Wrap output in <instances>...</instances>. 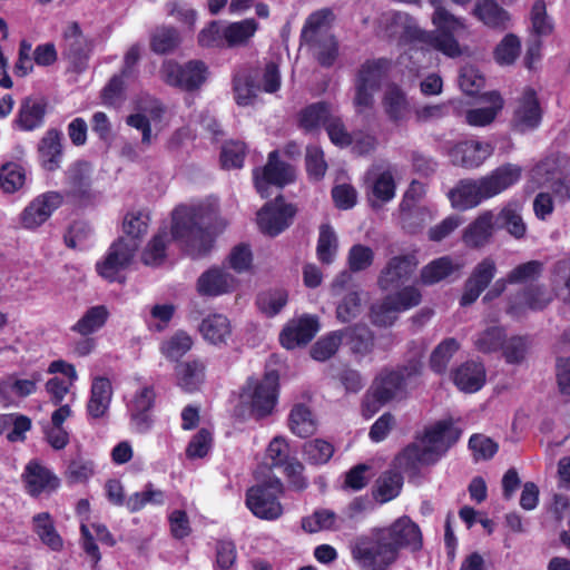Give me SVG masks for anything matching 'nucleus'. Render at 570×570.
<instances>
[{
  "label": "nucleus",
  "mask_w": 570,
  "mask_h": 570,
  "mask_svg": "<svg viewBox=\"0 0 570 570\" xmlns=\"http://www.w3.org/2000/svg\"><path fill=\"white\" fill-rule=\"evenodd\" d=\"M23 479L28 493L33 497L43 491L55 490L58 487V479L47 468L35 461L27 464Z\"/></svg>",
  "instance_id": "obj_28"
},
{
  "label": "nucleus",
  "mask_w": 570,
  "mask_h": 570,
  "mask_svg": "<svg viewBox=\"0 0 570 570\" xmlns=\"http://www.w3.org/2000/svg\"><path fill=\"white\" fill-rule=\"evenodd\" d=\"M112 397L111 383L106 377H97L91 385V395L87 404L88 414L92 419L106 415Z\"/></svg>",
  "instance_id": "obj_32"
},
{
  "label": "nucleus",
  "mask_w": 570,
  "mask_h": 570,
  "mask_svg": "<svg viewBox=\"0 0 570 570\" xmlns=\"http://www.w3.org/2000/svg\"><path fill=\"white\" fill-rule=\"evenodd\" d=\"M47 101L43 98L26 97L22 99L14 125L22 131H32L45 122Z\"/></svg>",
  "instance_id": "obj_22"
},
{
  "label": "nucleus",
  "mask_w": 570,
  "mask_h": 570,
  "mask_svg": "<svg viewBox=\"0 0 570 570\" xmlns=\"http://www.w3.org/2000/svg\"><path fill=\"white\" fill-rule=\"evenodd\" d=\"M258 30V22L254 18L240 21H224V36L227 48L245 47Z\"/></svg>",
  "instance_id": "obj_33"
},
{
  "label": "nucleus",
  "mask_w": 570,
  "mask_h": 570,
  "mask_svg": "<svg viewBox=\"0 0 570 570\" xmlns=\"http://www.w3.org/2000/svg\"><path fill=\"white\" fill-rule=\"evenodd\" d=\"M421 374V365L411 362L396 370H383L373 381L371 387L375 391L376 397L387 403L394 400H402L406 396L407 390Z\"/></svg>",
  "instance_id": "obj_8"
},
{
  "label": "nucleus",
  "mask_w": 570,
  "mask_h": 570,
  "mask_svg": "<svg viewBox=\"0 0 570 570\" xmlns=\"http://www.w3.org/2000/svg\"><path fill=\"white\" fill-rule=\"evenodd\" d=\"M484 99L490 102L491 106L468 110L465 120L469 125L482 127L491 124L503 107V99L497 91L487 92Z\"/></svg>",
  "instance_id": "obj_39"
},
{
  "label": "nucleus",
  "mask_w": 570,
  "mask_h": 570,
  "mask_svg": "<svg viewBox=\"0 0 570 570\" xmlns=\"http://www.w3.org/2000/svg\"><path fill=\"white\" fill-rule=\"evenodd\" d=\"M132 238H119L111 244L104 261L97 263V272L108 281H115L118 273L130 265L138 249Z\"/></svg>",
  "instance_id": "obj_12"
},
{
  "label": "nucleus",
  "mask_w": 570,
  "mask_h": 570,
  "mask_svg": "<svg viewBox=\"0 0 570 570\" xmlns=\"http://www.w3.org/2000/svg\"><path fill=\"white\" fill-rule=\"evenodd\" d=\"M460 348L459 342L453 338L443 340L432 352L430 366L435 373H444L453 355Z\"/></svg>",
  "instance_id": "obj_50"
},
{
  "label": "nucleus",
  "mask_w": 570,
  "mask_h": 570,
  "mask_svg": "<svg viewBox=\"0 0 570 570\" xmlns=\"http://www.w3.org/2000/svg\"><path fill=\"white\" fill-rule=\"evenodd\" d=\"M278 380L275 371L262 377H249L242 390L240 404L256 419L269 415L277 403Z\"/></svg>",
  "instance_id": "obj_6"
},
{
  "label": "nucleus",
  "mask_w": 570,
  "mask_h": 570,
  "mask_svg": "<svg viewBox=\"0 0 570 570\" xmlns=\"http://www.w3.org/2000/svg\"><path fill=\"white\" fill-rule=\"evenodd\" d=\"M337 514L328 509L316 510L313 514L303 518L302 528L308 533L320 531H335L340 529Z\"/></svg>",
  "instance_id": "obj_46"
},
{
  "label": "nucleus",
  "mask_w": 570,
  "mask_h": 570,
  "mask_svg": "<svg viewBox=\"0 0 570 570\" xmlns=\"http://www.w3.org/2000/svg\"><path fill=\"white\" fill-rule=\"evenodd\" d=\"M317 331V320L312 316H305L288 324L281 333L279 341L285 348L292 350L307 344Z\"/></svg>",
  "instance_id": "obj_23"
},
{
  "label": "nucleus",
  "mask_w": 570,
  "mask_h": 570,
  "mask_svg": "<svg viewBox=\"0 0 570 570\" xmlns=\"http://www.w3.org/2000/svg\"><path fill=\"white\" fill-rule=\"evenodd\" d=\"M109 315L105 305L92 306L71 326V331L81 336H89L105 326Z\"/></svg>",
  "instance_id": "obj_38"
},
{
  "label": "nucleus",
  "mask_w": 570,
  "mask_h": 570,
  "mask_svg": "<svg viewBox=\"0 0 570 570\" xmlns=\"http://www.w3.org/2000/svg\"><path fill=\"white\" fill-rule=\"evenodd\" d=\"M164 502L165 493L149 482L142 491L135 492L126 500V507L130 512H138L148 504L161 505Z\"/></svg>",
  "instance_id": "obj_48"
},
{
  "label": "nucleus",
  "mask_w": 570,
  "mask_h": 570,
  "mask_svg": "<svg viewBox=\"0 0 570 570\" xmlns=\"http://www.w3.org/2000/svg\"><path fill=\"white\" fill-rule=\"evenodd\" d=\"M392 62L386 58L365 60L357 69L354 88V106L357 112L373 107L374 95L380 91L383 81L387 78Z\"/></svg>",
  "instance_id": "obj_7"
},
{
  "label": "nucleus",
  "mask_w": 570,
  "mask_h": 570,
  "mask_svg": "<svg viewBox=\"0 0 570 570\" xmlns=\"http://www.w3.org/2000/svg\"><path fill=\"white\" fill-rule=\"evenodd\" d=\"M424 195L425 186L417 180H412L400 204L401 224L409 233H416L432 219V212L425 206L417 205Z\"/></svg>",
  "instance_id": "obj_11"
},
{
  "label": "nucleus",
  "mask_w": 570,
  "mask_h": 570,
  "mask_svg": "<svg viewBox=\"0 0 570 570\" xmlns=\"http://www.w3.org/2000/svg\"><path fill=\"white\" fill-rule=\"evenodd\" d=\"M191 346V337L186 332L179 331L161 343L160 352L166 358L178 361Z\"/></svg>",
  "instance_id": "obj_52"
},
{
  "label": "nucleus",
  "mask_w": 570,
  "mask_h": 570,
  "mask_svg": "<svg viewBox=\"0 0 570 570\" xmlns=\"http://www.w3.org/2000/svg\"><path fill=\"white\" fill-rule=\"evenodd\" d=\"M69 194L78 199L91 197V167L78 161L68 170Z\"/></svg>",
  "instance_id": "obj_35"
},
{
  "label": "nucleus",
  "mask_w": 570,
  "mask_h": 570,
  "mask_svg": "<svg viewBox=\"0 0 570 570\" xmlns=\"http://www.w3.org/2000/svg\"><path fill=\"white\" fill-rule=\"evenodd\" d=\"M461 435V429L451 420L440 421L426 430L424 436L406 446L394 460V466L415 475L422 465L435 463Z\"/></svg>",
  "instance_id": "obj_4"
},
{
  "label": "nucleus",
  "mask_w": 570,
  "mask_h": 570,
  "mask_svg": "<svg viewBox=\"0 0 570 570\" xmlns=\"http://www.w3.org/2000/svg\"><path fill=\"white\" fill-rule=\"evenodd\" d=\"M288 424L291 431L299 438H307L316 431V421L312 411L304 404H295L291 410Z\"/></svg>",
  "instance_id": "obj_41"
},
{
  "label": "nucleus",
  "mask_w": 570,
  "mask_h": 570,
  "mask_svg": "<svg viewBox=\"0 0 570 570\" xmlns=\"http://www.w3.org/2000/svg\"><path fill=\"white\" fill-rule=\"evenodd\" d=\"M390 303L394 309L400 312L407 311L421 303L422 295L415 286H405L400 291L387 295Z\"/></svg>",
  "instance_id": "obj_61"
},
{
  "label": "nucleus",
  "mask_w": 570,
  "mask_h": 570,
  "mask_svg": "<svg viewBox=\"0 0 570 570\" xmlns=\"http://www.w3.org/2000/svg\"><path fill=\"white\" fill-rule=\"evenodd\" d=\"M39 380V374H33L32 377L28 380L9 376L0 382V396L3 399L9 394H14L19 397L29 396L36 392Z\"/></svg>",
  "instance_id": "obj_49"
},
{
  "label": "nucleus",
  "mask_w": 570,
  "mask_h": 570,
  "mask_svg": "<svg viewBox=\"0 0 570 570\" xmlns=\"http://www.w3.org/2000/svg\"><path fill=\"white\" fill-rule=\"evenodd\" d=\"M282 489L278 479H269L262 484L249 488L246 492L247 508L259 519H278L283 514V507L278 500Z\"/></svg>",
  "instance_id": "obj_9"
},
{
  "label": "nucleus",
  "mask_w": 570,
  "mask_h": 570,
  "mask_svg": "<svg viewBox=\"0 0 570 570\" xmlns=\"http://www.w3.org/2000/svg\"><path fill=\"white\" fill-rule=\"evenodd\" d=\"M343 340L350 345L354 354L365 355L373 347V335L367 326L355 325L340 331Z\"/></svg>",
  "instance_id": "obj_42"
},
{
  "label": "nucleus",
  "mask_w": 570,
  "mask_h": 570,
  "mask_svg": "<svg viewBox=\"0 0 570 570\" xmlns=\"http://www.w3.org/2000/svg\"><path fill=\"white\" fill-rule=\"evenodd\" d=\"M314 52L317 61L323 67H331L337 58L338 46L332 33H324L317 37L315 41H304Z\"/></svg>",
  "instance_id": "obj_47"
},
{
  "label": "nucleus",
  "mask_w": 570,
  "mask_h": 570,
  "mask_svg": "<svg viewBox=\"0 0 570 570\" xmlns=\"http://www.w3.org/2000/svg\"><path fill=\"white\" fill-rule=\"evenodd\" d=\"M246 146L242 141L226 142L220 153L222 166L225 169L240 168L244 163Z\"/></svg>",
  "instance_id": "obj_64"
},
{
  "label": "nucleus",
  "mask_w": 570,
  "mask_h": 570,
  "mask_svg": "<svg viewBox=\"0 0 570 570\" xmlns=\"http://www.w3.org/2000/svg\"><path fill=\"white\" fill-rule=\"evenodd\" d=\"M26 180L24 169L16 163H7L0 169V185L3 191L14 193L20 189Z\"/></svg>",
  "instance_id": "obj_58"
},
{
  "label": "nucleus",
  "mask_w": 570,
  "mask_h": 570,
  "mask_svg": "<svg viewBox=\"0 0 570 570\" xmlns=\"http://www.w3.org/2000/svg\"><path fill=\"white\" fill-rule=\"evenodd\" d=\"M254 181L257 191L262 197H267L268 185L283 187L294 179V169L292 166L279 161L276 150L268 155V161L263 169H255Z\"/></svg>",
  "instance_id": "obj_13"
},
{
  "label": "nucleus",
  "mask_w": 570,
  "mask_h": 570,
  "mask_svg": "<svg viewBox=\"0 0 570 570\" xmlns=\"http://www.w3.org/2000/svg\"><path fill=\"white\" fill-rule=\"evenodd\" d=\"M520 39L513 35H507L497 46L494 57L500 65H512L520 55Z\"/></svg>",
  "instance_id": "obj_60"
},
{
  "label": "nucleus",
  "mask_w": 570,
  "mask_h": 570,
  "mask_svg": "<svg viewBox=\"0 0 570 570\" xmlns=\"http://www.w3.org/2000/svg\"><path fill=\"white\" fill-rule=\"evenodd\" d=\"M178 386L185 392L193 393L205 380V364L199 360L179 363L175 368Z\"/></svg>",
  "instance_id": "obj_34"
},
{
  "label": "nucleus",
  "mask_w": 570,
  "mask_h": 570,
  "mask_svg": "<svg viewBox=\"0 0 570 570\" xmlns=\"http://www.w3.org/2000/svg\"><path fill=\"white\" fill-rule=\"evenodd\" d=\"M180 43L176 28L170 26L157 27L150 37V49L158 55L169 53Z\"/></svg>",
  "instance_id": "obj_45"
},
{
  "label": "nucleus",
  "mask_w": 570,
  "mask_h": 570,
  "mask_svg": "<svg viewBox=\"0 0 570 570\" xmlns=\"http://www.w3.org/2000/svg\"><path fill=\"white\" fill-rule=\"evenodd\" d=\"M423 538L420 527L407 515H402L387 527H374L350 542V552L360 570H390L400 551L421 550Z\"/></svg>",
  "instance_id": "obj_1"
},
{
  "label": "nucleus",
  "mask_w": 570,
  "mask_h": 570,
  "mask_svg": "<svg viewBox=\"0 0 570 570\" xmlns=\"http://www.w3.org/2000/svg\"><path fill=\"white\" fill-rule=\"evenodd\" d=\"M434 31L422 33V41L443 55L455 58L462 51L455 35L465 30L464 19L454 16L446 8L436 6L432 14Z\"/></svg>",
  "instance_id": "obj_5"
},
{
  "label": "nucleus",
  "mask_w": 570,
  "mask_h": 570,
  "mask_svg": "<svg viewBox=\"0 0 570 570\" xmlns=\"http://www.w3.org/2000/svg\"><path fill=\"white\" fill-rule=\"evenodd\" d=\"M62 55L75 66L80 67L88 55V43L78 22H70L63 31Z\"/></svg>",
  "instance_id": "obj_25"
},
{
  "label": "nucleus",
  "mask_w": 570,
  "mask_h": 570,
  "mask_svg": "<svg viewBox=\"0 0 570 570\" xmlns=\"http://www.w3.org/2000/svg\"><path fill=\"white\" fill-rule=\"evenodd\" d=\"M531 31L537 37H547L552 33L554 24L547 12L543 0H535L530 10Z\"/></svg>",
  "instance_id": "obj_51"
},
{
  "label": "nucleus",
  "mask_w": 570,
  "mask_h": 570,
  "mask_svg": "<svg viewBox=\"0 0 570 570\" xmlns=\"http://www.w3.org/2000/svg\"><path fill=\"white\" fill-rule=\"evenodd\" d=\"M541 108L534 90L525 89L515 100L512 126L520 132L535 129L541 121Z\"/></svg>",
  "instance_id": "obj_18"
},
{
  "label": "nucleus",
  "mask_w": 570,
  "mask_h": 570,
  "mask_svg": "<svg viewBox=\"0 0 570 570\" xmlns=\"http://www.w3.org/2000/svg\"><path fill=\"white\" fill-rule=\"evenodd\" d=\"M379 32L390 39H422V33L415 20L406 12L387 11L377 20Z\"/></svg>",
  "instance_id": "obj_16"
},
{
  "label": "nucleus",
  "mask_w": 570,
  "mask_h": 570,
  "mask_svg": "<svg viewBox=\"0 0 570 570\" xmlns=\"http://www.w3.org/2000/svg\"><path fill=\"white\" fill-rule=\"evenodd\" d=\"M403 476L396 471H385L375 481L373 498L381 504L395 499L402 490Z\"/></svg>",
  "instance_id": "obj_37"
},
{
  "label": "nucleus",
  "mask_w": 570,
  "mask_h": 570,
  "mask_svg": "<svg viewBox=\"0 0 570 570\" xmlns=\"http://www.w3.org/2000/svg\"><path fill=\"white\" fill-rule=\"evenodd\" d=\"M226 225V220L218 217L217 204L206 202L177 207L173 213L171 234L190 256L200 257L210 249L213 234L222 232Z\"/></svg>",
  "instance_id": "obj_2"
},
{
  "label": "nucleus",
  "mask_w": 570,
  "mask_h": 570,
  "mask_svg": "<svg viewBox=\"0 0 570 570\" xmlns=\"http://www.w3.org/2000/svg\"><path fill=\"white\" fill-rule=\"evenodd\" d=\"M522 173L520 165L507 163L480 178L462 179L449 191L451 205L460 210L474 208L514 186Z\"/></svg>",
  "instance_id": "obj_3"
},
{
  "label": "nucleus",
  "mask_w": 570,
  "mask_h": 570,
  "mask_svg": "<svg viewBox=\"0 0 570 570\" xmlns=\"http://www.w3.org/2000/svg\"><path fill=\"white\" fill-rule=\"evenodd\" d=\"M334 116L331 114L330 106L325 102H317L306 107L301 114V126L306 130H312L321 125L326 127L330 119Z\"/></svg>",
  "instance_id": "obj_55"
},
{
  "label": "nucleus",
  "mask_w": 570,
  "mask_h": 570,
  "mask_svg": "<svg viewBox=\"0 0 570 570\" xmlns=\"http://www.w3.org/2000/svg\"><path fill=\"white\" fill-rule=\"evenodd\" d=\"M416 256L413 254L393 256L380 272L377 285L383 291H391L405 284L417 267Z\"/></svg>",
  "instance_id": "obj_14"
},
{
  "label": "nucleus",
  "mask_w": 570,
  "mask_h": 570,
  "mask_svg": "<svg viewBox=\"0 0 570 570\" xmlns=\"http://www.w3.org/2000/svg\"><path fill=\"white\" fill-rule=\"evenodd\" d=\"M374 262V252L371 247L356 244L348 250L347 264L351 272H362L368 268Z\"/></svg>",
  "instance_id": "obj_63"
},
{
  "label": "nucleus",
  "mask_w": 570,
  "mask_h": 570,
  "mask_svg": "<svg viewBox=\"0 0 570 570\" xmlns=\"http://www.w3.org/2000/svg\"><path fill=\"white\" fill-rule=\"evenodd\" d=\"M497 222L515 239H522L527 234V224L522 217V206L518 202L508 203L499 213Z\"/></svg>",
  "instance_id": "obj_36"
},
{
  "label": "nucleus",
  "mask_w": 570,
  "mask_h": 570,
  "mask_svg": "<svg viewBox=\"0 0 570 570\" xmlns=\"http://www.w3.org/2000/svg\"><path fill=\"white\" fill-rule=\"evenodd\" d=\"M294 215V207L276 197L274 203L266 204L258 212L257 224L263 233L276 236L289 226Z\"/></svg>",
  "instance_id": "obj_15"
},
{
  "label": "nucleus",
  "mask_w": 570,
  "mask_h": 570,
  "mask_svg": "<svg viewBox=\"0 0 570 570\" xmlns=\"http://www.w3.org/2000/svg\"><path fill=\"white\" fill-rule=\"evenodd\" d=\"M198 43L206 48H227L224 21L209 22L198 35Z\"/></svg>",
  "instance_id": "obj_62"
},
{
  "label": "nucleus",
  "mask_w": 570,
  "mask_h": 570,
  "mask_svg": "<svg viewBox=\"0 0 570 570\" xmlns=\"http://www.w3.org/2000/svg\"><path fill=\"white\" fill-rule=\"evenodd\" d=\"M383 109L390 121L395 125L403 124L410 115V102L406 94L396 85L389 86L382 99Z\"/></svg>",
  "instance_id": "obj_26"
},
{
  "label": "nucleus",
  "mask_w": 570,
  "mask_h": 570,
  "mask_svg": "<svg viewBox=\"0 0 570 570\" xmlns=\"http://www.w3.org/2000/svg\"><path fill=\"white\" fill-rule=\"evenodd\" d=\"M33 531L37 533L41 542L53 551L62 548V539L55 528L53 520L48 512H41L32 518Z\"/></svg>",
  "instance_id": "obj_40"
},
{
  "label": "nucleus",
  "mask_w": 570,
  "mask_h": 570,
  "mask_svg": "<svg viewBox=\"0 0 570 570\" xmlns=\"http://www.w3.org/2000/svg\"><path fill=\"white\" fill-rule=\"evenodd\" d=\"M149 223V215L146 212H130L128 213L122 223V230L125 236L121 238H132L140 244L141 237L147 233Z\"/></svg>",
  "instance_id": "obj_56"
},
{
  "label": "nucleus",
  "mask_w": 570,
  "mask_h": 570,
  "mask_svg": "<svg viewBox=\"0 0 570 570\" xmlns=\"http://www.w3.org/2000/svg\"><path fill=\"white\" fill-rule=\"evenodd\" d=\"M236 278L226 269L213 267L197 279V291L202 296L216 297L233 292Z\"/></svg>",
  "instance_id": "obj_21"
},
{
  "label": "nucleus",
  "mask_w": 570,
  "mask_h": 570,
  "mask_svg": "<svg viewBox=\"0 0 570 570\" xmlns=\"http://www.w3.org/2000/svg\"><path fill=\"white\" fill-rule=\"evenodd\" d=\"M452 379L460 391L474 393L485 382V370L481 363L465 362L452 373Z\"/></svg>",
  "instance_id": "obj_27"
},
{
  "label": "nucleus",
  "mask_w": 570,
  "mask_h": 570,
  "mask_svg": "<svg viewBox=\"0 0 570 570\" xmlns=\"http://www.w3.org/2000/svg\"><path fill=\"white\" fill-rule=\"evenodd\" d=\"M62 134L51 128L46 131L38 144V154L41 166L49 171H53L60 167L62 158Z\"/></svg>",
  "instance_id": "obj_24"
},
{
  "label": "nucleus",
  "mask_w": 570,
  "mask_h": 570,
  "mask_svg": "<svg viewBox=\"0 0 570 570\" xmlns=\"http://www.w3.org/2000/svg\"><path fill=\"white\" fill-rule=\"evenodd\" d=\"M61 196L55 191L36 197L21 214L22 226L30 229L40 226L61 205Z\"/></svg>",
  "instance_id": "obj_20"
},
{
  "label": "nucleus",
  "mask_w": 570,
  "mask_h": 570,
  "mask_svg": "<svg viewBox=\"0 0 570 570\" xmlns=\"http://www.w3.org/2000/svg\"><path fill=\"white\" fill-rule=\"evenodd\" d=\"M395 169L389 166L385 169H372L366 174V194L373 207H380L395 197Z\"/></svg>",
  "instance_id": "obj_17"
},
{
  "label": "nucleus",
  "mask_w": 570,
  "mask_h": 570,
  "mask_svg": "<svg viewBox=\"0 0 570 570\" xmlns=\"http://www.w3.org/2000/svg\"><path fill=\"white\" fill-rule=\"evenodd\" d=\"M343 342V334L340 331L331 332L330 334L317 340L311 348V356L318 362H325L334 356Z\"/></svg>",
  "instance_id": "obj_53"
},
{
  "label": "nucleus",
  "mask_w": 570,
  "mask_h": 570,
  "mask_svg": "<svg viewBox=\"0 0 570 570\" xmlns=\"http://www.w3.org/2000/svg\"><path fill=\"white\" fill-rule=\"evenodd\" d=\"M338 250V238L328 224H323L320 227L317 239L316 254L321 263L330 265L334 262Z\"/></svg>",
  "instance_id": "obj_43"
},
{
  "label": "nucleus",
  "mask_w": 570,
  "mask_h": 570,
  "mask_svg": "<svg viewBox=\"0 0 570 570\" xmlns=\"http://www.w3.org/2000/svg\"><path fill=\"white\" fill-rule=\"evenodd\" d=\"M493 151L494 147L490 142L466 140L450 150V158L454 165L473 169L480 167Z\"/></svg>",
  "instance_id": "obj_19"
},
{
  "label": "nucleus",
  "mask_w": 570,
  "mask_h": 570,
  "mask_svg": "<svg viewBox=\"0 0 570 570\" xmlns=\"http://www.w3.org/2000/svg\"><path fill=\"white\" fill-rule=\"evenodd\" d=\"M472 13L487 27L493 29H505L510 21L508 11L494 0H478Z\"/></svg>",
  "instance_id": "obj_31"
},
{
  "label": "nucleus",
  "mask_w": 570,
  "mask_h": 570,
  "mask_svg": "<svg viewBox=\"0 0 570 570\" xmlns=\"http://www.w3.org/2000/svg\"><path fill=\"white\" fill-rule=\"evenodd\" d=\"M199 332L209 344L222 346L227 344L232 335V325L225 315L212 314L202 321Z\"/></svg>",
  "instance_id": "obj_29"
},
{
  "label": "nucleus",
  "mask_w": 570,
  "mask_h": 570,
  "mask_svg": "<svg viewBox=\"0 0 570 570\" xmlns=\"http://www.w3.org/2000/svg\"><path fill=\"white\" fill-rule=\"evenodd\" d=\"M160 75L167 85L194 91L204 85L208 70L205 62L200 60H190L184 65L168 60L163 63Z\"/></svg>",
  "instance_id": "obj_10"
},
{
  "label": "nucleus",
  "mask_w": 570,
  "mask_h": 570,
  "mask_svg": "<svg viewBox=\"0 0 570 570\" xmlns=\"http://www.w3.org/2000/svg\"><path fill=\"white\" fill-rule=\"evenodd\" d=\"M504 341V330L500 326L492 325L476 335L474 346L482 353H492L499 351L503 346Z\"/></svg>",
  "instance_id": "obj_54"
},
{
  "label": "nucleus",
  "mask_w": 570,
  "mask_h": 570,
  "mask_svg": "<svg viewBox=\"0 0 570 570\" xmlns=\"http://www.w3.org/2000/svg\"><path fill=\"white\" fill-rule=\"evenodd\" d=\"M287 298L288 295L285 289H269L258 295L257 305L263 313L274 316L286 305Z\"/></svg>",
  "instance_id": "obj_57"
},
{
  "label": "nucleus",
  "mask_w": 570,
  "mask_h": 570,
  "mask_svg": "<svg viewBox=\"0 0 570 570\" xmlns=\"http://www.w3.org/2000/svg\"><path fill=\"white\" fill-rule=\"evenodd\" d=\"M494 214L485 210L464 230L463 240L470 247H482L488 244L494 230Z\"/></svg>",
  "instance_id": "obj_30"
},
{
  "label": "nucleus",
  "mask_w": 570,
  "mask_h": 570,
  "mask_svg": "<svg viewBox=\"0 0 570 570\" xmlns=\"http://www.w3.org/2000/svg\"><path fill=\"white\" fill-rule=\"evenodd\" d=\"M334 453L333 445L322 439H315L309 442H306L304 445V455L305 459L311 464H324L328 462Z\"/></svg>",
  "instance_id": "obj_59"
},
{
  "label": "nucleus",
  "mask_w": 570,
  "mask_h": 570,
  "mask_svg": "<svg viewBox=\"0 0 570 570\" xmlns=\"http://www.w3.org/2000/svg\"><path fill=\"white\" fill-rule=\"evenodd\" d=\"M459 266L449 256L436 258L421 269L420 281L423 285H433L449 275Z\"/></svg>",
  "instance_id": "obj_44"
}]
</instances>
